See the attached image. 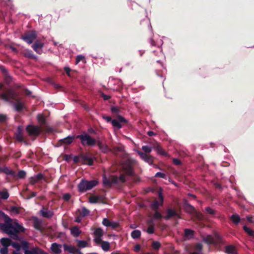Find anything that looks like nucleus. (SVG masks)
Listing matches in <instances>:
<instances>
[{"instance_id": "nucleus-56", "label": "nucleus", "mask_w": 254, "mask_h": 254, "mask_svg": "<svg viewBox=\"0 0 254 254\" xmlns=\"http://www.w3.org/2000/svg\"><path fill=\"white\" fill-rule=\"evenodd\" d=\"M36 247L32 248L31 250H29L28 251H26L25 252V254H36Z\"/></svg>"}, {"instance_id": "nucleus-31", "label": "nucleus", "mask_w": 254, "mask_h": 254, "mask_svg": "<svg viewBox=\"0 0 254 254\" xmlns=\"http://www.w3.org/2000/svg\"><path fill=\"white\" fill-rule=\"evenodd\" d=\"M131 236L133 239L139 238L141 236V232L138 230H133L131 233Z\"/></svg>"}, {"instance_id": "nucleus-61", "label": "nucleus", "mask_w": 254, "mask_h": 254, "mask_svg": "<svg viewBox=\"0 0 254 254\" xmlns=\"http://www.w3.org/2000/svg\"><path fill=\"white\" fill-rule=\"evenodd\" d=\"M6 120V116L3 114H0V123H4Z\"/></svg>"}, {"instance_id": "nucleus-4", "label": "nucleus", "mask_w": 254, "mask_h": 254, "mask_svg": "<svg viewBox=\"0 0 254 254\" xmlns=\"http://www.w3.org/2000/svg\"><path fill=\"white\" fill-rule=\"evenodd\" d=\"M111 111L114 117H116L117 119H114L112 122V124L113 127L118 128L122 127L123 124H126L127 121L123 117L120 115L121 114V108L117 106H113L111 108Z\"/></svg>"}, {"instance_id": "nucleus-45", "label": "nucleus", "mask_w": 254, "mask_h": 254, "mask_svg": "<svg viewBox=\"0 0 254 254\" xmlns=\"http://www.w3.org/2000/svg\"><path fill=\"white\" fill-rule=\"evenodd\" d=\"M142 149L144 151V153H149L152 150V148L147 145L142 146Z\"/></svg>"}, {"instance_id": "nucleus-16", "label": "nucleus", "mask_w": 254, "mask_h": 254, "mask_svg": "<svg viewBox=\"0 0 254 254\" xmlns=\"http://www.w3.org/2000/svg\"><path fill=\"white\" fill-rule=\"evenodd\" d=\"M33 220V227L37 230H42V221L37 217L33 216L32 217Z\"/></svg>"}, {"instance_id": "nucleus-29", "label": "nucleus", "mask_w": 254, "mask_h": 254, "mask_svg": "<svg viewBox=\"0 0 254 254\" xmlns=\"http://www.w3.org/2000/svg\"><path fill=\"white\" fill-rule=\"evenodd\" d=\"M16 138L19 141H22L23 140V136L22 134V128L21 127H18L17 133L16 134Z\"/></svg>"}, {"instance_id": "nucleus-43", "label": "nucleus", "mask_w": 254, "mask_h": 254, "mask_svg": "<svg viewBox=\"0 0 254 254\" xmlns=\"http://www.w3.org/2000/svg\"><path fill=\"white\" fill-rule=\"evenodd\" d=\"M193 231L186 229L185 230V235L186 237H192L193 235Z\"/></svg>"}, {"instance_id": "nucleus-51", "label": "nucleus", "mask_w": 254, "mask_h": 254, "mask_svg": "<svg viewBox=\"0 0 254 254\" xmlns=\"http://www.w3.org/2000/svg\"><path fill=\"white\" fill-rule=\"evenodd\" d=\"M153 218L156 219H161L162 218V216L160 212L156 211L153 215Z\"/></svg>"}, {"instance_id": "nucleus-46", "label": "nucleus", "mask_w": 254, "mask_h": 254, "mask_svg": "<svg viewBox=\"0 0 254 254\" xmlns=\"http://www.w3.org/2000/svg\"><path fill=\"white\" fill-rule=\"evenodd\" d=\"M89 201L91 203H98V200L96 195H91L89 197Z\"/></svg>"}, {"instance_id": "nucleus-15", "label": "nucleus", "mask_w": 254, "mask_h": 254, "mask_svg": "<svg viewBox=\"0 0 254 254\" xmlns=\"http://www.w3.org/2000/svg\"><path fill=\"white\" fill-rule=\"evenodd\" d=\"M80 158L82 164H87L89 166L92 165L93 164V159L89 157L87 154H81Z\"/></svg>"}, {"instance_id": "nucleus-23", "label": "nucleus", "mask_w": 254, "mask_h": 254, "mask_svg": "<svg viewBox=\"0 0 254 254\" xmlns=\"http://www.w3.org/2000/svg\"><path fill=\"white\" fill-rule=\"evenodd\" d=\"M2 173H3L6 175H10L13 178H15L16 177L15 172L9 169L7 167H3Z\"/></svg>"}, {"instance_id": "nucleus-19", "label": "nucleus", "mask_w": 254, "mask_h": 254, "mask_svg": "<svg viewBox=\"0 0 254 254\" xmlns=\"http://www.w3.org/2000/svg\"><path fill=\"white\" fill-rule=\"evenodd\" d=\"M225 252L227 254H238L237 249L233 245L226 246Z\"/></svg>"}, {"instance_id": "nucleus-58", "label": "nucleus", "mask_w": 254, "mask_h": 254, "mask_svg": "<svg viewBox=\"0 0 254 254\" xmlns=\"http://www.w3.org/2000/svg\"><path fill=\"white\" fill-rule=\"evenodd\" d=\"M37 181L44 179L43 175L42 173H38L37 175L34 177Z\"/></svg>"}, {"instance_id": "nucleus-50", "label": "nucleus", "mask_w": 254, "mask_h": 254, "mask_svg": "<svg viewBox=\"0 0 254 254\" xmlns=\"http://www.w3.org/2000/svg\"><path fill=\"white\" fill-rule=\"evenodd\" d=\"M102 224L106 227H110L111 224V222L108 218H104Z\"/></svg>"}, {"instance_id": "nucleus-22", "label": "nucleus", "mask_w": 254, "mask_h": 254, "mask_svg": "<svg viewBox=\"0 0 254 254\" xmlns=\"http://www.w3.org/2000/svg\"><path fill=\"white\" fill-rule=\"evenodd\" d=\"M71 234L74 237H77L81 234V231L79 230L78 226H74L70 229Z\"/></svg>"}, {"instance_id": "nucleus-9", "label": "nucleus", "mask_w": 254, "mask_h": 254, "mask_svg": "<svg viewBox=\"0 0 254 254\" xmlns=\"http://www.w3.org/2000/svg\"><path fill=\"white\" fill-rule=\"evenodd\" d=\"M0 70L2 72L5 83L6 84H9L12 81V78L9 74L7 70L4 66L0 65Z\"/></svg>"}, {"instance_id": "nucleus-18", "label": "nucleus", "mask_w": 254, "mask_h": 254, "mask_svg": "<svg viewBox=\"0 0 254 254\" xmlns=\"http://www.w3.org/2000/svg\"><path fill=\"white\" fill-rule=\"evenodd\" d=\"M64 249L65 251H67L70 254H75L79 252V249H76L73 246L68 245L67 244L64 245Z\"/></svg>"}, {"instance_id": "nucleus-20", "label": "nucleus", "mask_w": 254, "mask_h": 254, "mask_svg": "<svg viewBox=\"0 0 254 254\" xmlns=\"http://www.w3.org/2000/svg\"><path fill=\"white\" fill-rule=\"evenodd\" d=\"M74 138V136H68L67 137L61 139L59 142L61 144H64L66 145H68L71 143Z\"/></svg>"}, {"instance_id": "nucleus-57", "label": "nucleus", "mask_w": 254, "mask_h": 254, "mask_svg": "<svg viewBox=\"0 0 254 254\" xmlns=\"http://www.w3.org/2000/svg\"><path fill=\"white\" fill-rule=\"evenodd\" d=\"M70 198H71V195L69 193H65L63 195V198L65 201H68Z\"/></svg>"}, {"instance_id": "nucleus-41", "label": "nucleus", "mask_w": 254, "mask_h": 254, "mask_svg": "<svg viewBox=\"0 0 254 254\" xmlns=\"http://www.w3.org/2000/svg\"><path fill=\"white\" fill-rule=\"evenodd\" d=\"M123 150V147L122 146H115L112 149H111V151H112L114 153H117L119 152H122Z\"/></svg>"}, {"instance_id": "nucleus-36", "label": "nucleus", "mask_w": 254, "mask_h": 254, "mask_svg": "<svg viewBox=\"0 0 254 254\" xmlns=\"http://www.w3.org/2000/svg\"><path fill=\"white\" fill-rule=\"evenodd\" d=\"M21 247H22V249L24 251V254H25V252L26 251H28L29 248V244L27 242L25 241H22L21 243Z\"/></svg>"}, {"instance_id": "nucleus-26", "label": "nucleus", "mask_w": 254, "mask_h": 254, "mask_svg": "<svg viewBox=\"0 0 254 254\" xmlns=\"http://www.w3.org/2000/svg\"><path fill=\"white\" fill-rule=\"evenodd\" d=\"M148 223L149 224V226L147 228L146 230L147 233L149 234H153L154 232V226L153 224V221L152 220H150L148 221Z\"/></svg>"}, {"instance_id": "nucleus-2", "label": "nucleus", "mask_w": 254, "mask_h": 254, "mask_svg": "<svg viewBox=\"0 0 254 254\" xmlns=\"http://www.w3.org/2000/svg\"><path fill=\"white\" fill-rule=\"evenodd\" d=\"M0 229L11 239L17 241L20 240L18 234L20 233H25V229L22 225L16 220L12 222V219L7 216L5 217L4 223H0Z\"/></svg>"}, {"instance_id": "nucleus-63", "label": "nucleus", "mask_w": 254, "mask_h": 254, "mask_svg": "<svg viewBox=\"0 0 254 254\" xmlns=\"http://www.w3.org/2000/svg\"><path fill=\"white\" fill-rule=\"evenodd\" d=\"M37 194V193L36 192H32L30 194L28 195L27 196V199H31L34 197H35Z\"/></svg>"}, {"instance_id": "nucleus-59", "label": "nucleus", "mask_w": 254, "mask_h": 254, "mask_svg": "<svg viewBox=\"0 0 254 254\" xmlns=\"http://www.w3.org/2000/svg\"><path fill=\"white\" fill-rule=\"evenodd\" d=\"M38 181L34 177H31L29 180V184L31 185H35Z\"/></svg>"}, {"instance_id": "nucleus-7", "label": "nucleus", "mask_w": 254, "mask_h": 254, "mask_svg": "<svg viewBox=\"0 0 254 254\" xmlns=\"http://www.w3.org/2000/svg\"><path fill=\"white\" fill-rule=\"evenodd\" d=\"M117 177L115 176H110L107 178L104 174L103 176V184L105 187H110L113 184H117Z\"/></svg>"}, {"instance_id": "nucleus-37", "label": "nucleus", "mask_w": 254, "mask_h": 254, "mask_svg": "<svg viewBox=\"0 0 254 254\" xmlns=\"http://www.w3.org/2000/svg\"><path fill=\"white\" fill-rule=\"evenodd\" d=\"M94 234L95 237H102L103 235V230L100 228H96Z\"/></svg>"}, {"instance_id": "nucleus-17", "label": "nucleus", "mask_w": 254, "mask_h": 254, "mask_svg": "<svg viewBox=\"0 0 254 254\" xmlns=\"http://www.w3.org/2000/svg\"><path fill=\"white\" fill-rule=\"evenodd\" d=\"M61 248V245L54 243L52 244L51 249L54 254H59L62 252Z\"/></svg>"}, {"instance_id": "nucleus-25", "label": "nucleus", "mask_w": 254, "mask_h": 254, "mask_svg": "<svg viewBox=\"0 0 254 254\" xmlns=\"http://www.w3.org/2000/svg\"><path fill=\"white\" fill-rule=\"evenodd\" d=\"M77 211L79 212L80 216L82 217H84L89 214L90 211L86 207H83L81 210L78 209Z\"/></svg>"}, {"instance_id": "nucleus-12", "label": "nucleus", "mask_w": 254, "mask_h": 254, "mask_svg": "<svg viewBox=\"0 0 254 254\" xmlns=\"http://www.w3.org/2000/svg\"><path fill=\"white\" fill-rule=\"evenodd\" d=\"M43 47L44 43L39 40H36L32 46V48L33 50L39 54L42 53Z\"/></svg>"}, {"instance_id": "nucleus-35", "label": "nucleus", "mask_w": 254, "mask_h": 254, "mask_svg": "<svg viewBox=\"0 0 254 254\" xmlns=\"http://www.w3.org/2000/svg\"><path fill=\"white\" fill-rule=\"evenodd\" d=\"M155 148L158 154L162 155H166V152L158 144L156 145V146L155 147Z\"/></svg>"}, {"instance_id": "nucleus-24", "label": "nucleus", "mask_w": 254, "mask_h": 254, "mask_svg": "<svg viewBox=\"0 0 254 254\" xmlns=\"http://www.w3.org/2000/svg\"><path fill=\"white\" fill-rule=\"evenodd\" d=\"M11 240L7 238H2L0 240L1 244L3 246V247L7 248L8 246L11 245Z\"/></svg>"}, {"instance_id": "nucleus-38", "label": "nucleus", "mask_w": 254, "mask_h": 254, "mask_svg": "<svg viewBox=\"0 0 254 254\" xmlns=\"http://www.w3.org/2000/svg\"><path fill=\"white\" fill-rule=\"evenodd\" d=\"M205 210L207 213H208L212 216L215 215L216 213V211L215 210L213 209L210 207H206L205 208Z\"/></svg>"}, {"instance_id": "nucleus-60", "label": "nucleus", "mask_w": 254, "mask_h": 254, "mask_svg": "<svg viewBox=\"0 0 254 254\" xmlns=\"http://www.w3.org/2000/svg\"><path fill=\"white\" fill-rule=\"evenodd\" d=\"M8 253L7 248L3 247L0 249V253L1 254H7Z\"/></svg>"}, {"instance_id": "nucleus-44", "label": "nucleus", "mask_w": 254, "mask_h": 254, "mask_svg": "<svg viewBox=\"0 0 254 254\" xmlns=\"http://www.w3.org/2000/svg\"><path fill=\"white\" fill-rule=\"evenodd\" d=\"M117 184H118L119 182L124 183L126 181L124 174H121L119 178L117 177Z\"/></svg>"}, {"instance_id": "nucleus-11", "label": "nucleus", "mask_w": 254, "mask_h": 254, "mask_svg": "<svg viewBox=\"0 0 254 254\" xmlns=\"http://www.w3.org/2000/svg\"><path fill=\"white\" fill-rule=\"evenodd\" d=\"M40 213L44 218L48 219L52 218L54 215V212L45 206H43L40 210Z\"/></svg>"}, {"instance_id": "nucleus-53", "label": "nucleus", "mask_w": 254, "mask_h": 254, "mask_svg": "<svg viewBox=\"0 0 254 254\" xmlns=\"http://www.w3.org/2000/svg\"><path fill=\"white\" fill-rule=\"evenodd\" d=\"M101 237H95L94 241L97 245H101L102 243L104 242L103 241H102Z\"/></svg>"}, {"instance_id": "nucleus-8", "label": "nucleus", "mask_w": 254, "mask_h": 254, "mask_svg": "<svg viewBox=\"0 0 254 254\" xmlns=\"http://www.w3.org/2000/svg\"><path fill=\"white\" fill-rule=\"evenodd\" d=\"M26 130L31 136H38L41 132V129L39 127L33 125H28L26 127Z\"/></svg>"}, {"instance_id": "nucleus-55", "label": "nucleus", "mask_w": 254, "mask_h": 254, "mask_svg": "<svg viewBox=\"0 0 254 254\" xmlns=\"http://www.w3.org/2000/svg\"><path fill=\"white\" fill-rule=\"evenodd\" d=\"M155 177L156 178H165L166 176V174L161 172H157L155 175Z\"/></svg>"}, {"instance_id": "nucleus-5", "label": "nucleus", "mask_w": 254, "mask_h": 254, "mask_svg": "<svg viewBox=\"0 0 254 254\" xmlns=\"http://www.w3.org/2000/svg\"><path fill=\"white\" fill-rule=\"evenodd\" d=\"M98 184V182L96 180L87 181L85 179H82L77 186L78 190L80 192L83 193L88 190L92 189Z\"/></svg>"}, {"instance_id": "nucleus-54", "label": "nucleus", "mask_w": 254, "mask_h": 254, "mask_svg": "<svg viewBox=\"0 0 254 254\" xmlns=\"http://www.w3.org/2000/svg\"><path fill=\"white\" fill-rule=\"evenodd\" d=\"M36 254H48L46 252L37 247H36Z\"/></svg>"}, {"instance_id": "nucleus-62", "label": "nucleus", "mask_w": 254, "mask_h": 254, "mask_svg": "<svg viewBox=\"0 0 254 254\" xmlns=\"http://www.w3.org/2000/svg\"><path fill=\"white\" fill-rule=\"evenodd\" d=\"M103 118L107 122H112V121L113 120L112 119L111 117H110V116H105V115H104L103 116Z\"/></svg>"}, {"instance_id": "nucleus-48", "label": "nucleus", "mask_w": 254, "mask_h": 254, "mask_svg": "<svg viewBox=\"0 0 254 254\" xmlns=\"http://www.w3.org/2000/svg\"><path fill=\"white\" fill-rule=\"evenodd\" d=\"M10 211L11 212L15 214H19L20 213L19 208L16 206H11L10 208Z\"/></svg>"}, {"instance_id": "nucleus-39", "label": "nucleus", "mask_w": 254, "mask_h": 254, "mask_svg": "<svg viewBox=\"0 0 254 254\" xmlns=\"http://www.w3.org/2000/svg\"><path fill=\"white\" fill-rule=\"evenodd\" d=\"M9 197V193L7 190L1 191H0V197L3 199H6Z\"/></svg>"}, {"instance_id": "nucleus-40", "label": "nucleus", "mask_w": 254, "mask_h": 254, "mask_svg": "<svg viewBox=\"0 0 254 254\" xmlns=\"http://www.w3.org/2000/svg\"><path fill=\"white\" fill-rule=\"evenodd\" d=\"M77 246L79 248H85L87 246L88 243L84 240L77 241Z\"/></svg>"}, {"instance_id": "nucleus-13", "label": "nucleus", "mask_w": 254, "mask_h": 254, "mask_svg": "<svg viewBox=\"0 0 254 254\" xmlns=\"http://www.w3.org/2000/svg\"><path fill=\"white\" fill-rule=\"evenodd\" d=\"M181 218L180 215L174 209L168 208L167 210V215L164 218L169 220L171 218Z\"/></svg>"}, {"instance_id": "nucleus-34", "label": "nucleus", "mask_w": 254, "mask_h": 254, "mask_svg": "<svg viewBox=\"0 0 254 254\" xmlns=\"http://www.w3.org/2000/svg\"><path fill=\"white\" fill-rule=\"evenodd\" d=\"M243 229L249 236L254 237V231L250 229L246 225L243 227Z\"/></svg>"}, {"instance_id": "nucleus-52", "label": "nucleus", "mask_w": 254, "mask_h": 254, "mask_svg": "<svg viewBox=\"0 0 254 254\" xmlns=\"http://www.w3.org/2000/svg\"><path fill=\"white\" fill-rule=\"evenodd\" d=\"M11 245L17 251H19L21 248V245L17 242H11Z\"/></svg>"}, {"instance_id": "nucleus-33", "label": "nucleus", "mask_w": 254, "mask_h": 254, "mask_svg": "<svg viewBox=\"0 0 254 254\" xmlns=\"http://www.w3.org/2000/svg\"><path fill=\"white\" fill-rule=\"evenodd\" d=\"M26 173L25 171L21 170L19 171L17 174H16V177L14 178L19 179H24L26 177Z\"/></svg>"}, {"instance_id": "nucleus-10", "label": "nucleus", "mask_w": 254, "mask_h": 254, "mask_svg": "<svg viewBox=\"0 0 254 254\" xmlns=\"http://www.w3.org/2000/svg\"><path fill=\"white\" fill-rule=\"evenodd\" d=\"M158 197L160 199V202L157 200H155L151 204V208L152 210H156L158 209L159 205H163V196L162 195L161 190H159L158 191Z\"/></svg>"}, {"instance_id": "nucleus-6", "label": "nucleus", "mask_w": 254, "mask_h": 254, "mask_svg": "<svg viewBox=\"0 0 254 254\" xmlns=\"http://www.w3.org/2000/svg\"><path fill=\"white\" fill-rule=\"evenodd\" d=\"M37 34L36 31L29 30L21 35V39L28 44H32L36 39Z\"/></svg>"}, {"instance_id": "nucleus-42", "label": "nucleus", "mask_w": 254, "mask_h": 254, "mask_svg": "<svg viewBox=\"0 0 254 254\" xmlns=\"http://www.w3.org/2000/svg\"><path fill=\"white\" fill-rule=\"evenodd\" d=\"M186 210L190 213H193L195 211V208L190 204H186L185 206Z\"/></svg>"}, {"instance_id": "nucleus-21", "label": "nucleus", "mask_w": 254, "mask_h": 254, "mask_svg": "<svg viewBox=\"0 0 254 254\" xmlns=\"http://www.w3.org/2000/svg\"><path fill=\"white\" fill-rule=\"evenodd\" d=\"M124 172L127 176H133V171L131 166L129 165L123 167Z\"/></svg>"}, {"instance_id": "nucleus-27", "label": "nucleus", "mask_w": 254, "mask_h": 254, "mask_svg": "<svg viewBox=\"0 0 254 254\" xmlns=\"http://www.w3.org/2000/svg\"><path fill=\"white\" fill-rule=\"evenodd\" d=\"M203 241L207 244H212L214 243V239L211 235H207L204 237Z\"/></svg>"}, {"instance_id": "nucleus-64", "label": "nucleus", "mask_w": 254, "mask_h": 254, "mask_svg": "<svg viewBox=\"0 0 254 254\" xmlns=\"http://www.w3.org/2000/svg\"><path fill=\"white\" fill-rule=\"evenodd\" d=\"M195 248L198 251H201L202 249V245L200 243H198L195 245Z\"/></svg>"}, {"instance_id": "nucleus-3", "label": "nucleus", "mask_w": 254, "mask_h": 254, "mask_svg": "<svg viewBox=\"0 0 254 254\" xmlns=\"http://www.w3.org/2000/svg\"><path fill=\"white\" fill-rule=\"evenodd\" d=\"M76 138L81 140V143L84 146L88 145L93 146L97 143L99 148L102 152L107 153L111 151V149L107 145L103 144L101 141H96L95 138L91 137L87 133L78 135Z\"/></svg>"}, {"instance_id": "nucleus-49", "label": "nucleus", "mask_w": 254, "mask_h": 254, "mask_svg": "<svg viewBox=\"0 0 254 254\" xmlns=\"http://www.w3.org/2000/svg\"><path fill=\"white\" fill-rule=\"evenodd\" d=\"M152 247L155 250H158L161 247V244L157 241H154L152 243Z\"/></svg>"}, {"instance_id": "nucleus-32", "label": "nucleus", "mask_w": 254, "mask_h": 254, "mask_svg": "<svg viewBox=\"0 0 254 254\" xmlns=\"http://www.w3.org/2000/svg\"><path fill=\"white\" fill-rule=\"evenodd\" d=\"M37 120L41 126H44L46 124V120L43 115H38L37 116Z\"/></svg>"}, {"instance_id": "nucleus-1", "label": "nucleus", "mask_w": 254, "mask_h": 254, "mask_svg": "<svg viewBox=\"0 0 254 254\" xmlns=\"http://www.w3.org/2000/svg\"><path fill=\"white\" fill-rule=\"evenodd\" d=\"M2 89L3 91L0 93V99L12 105L17 112L22 111L24 104L22 98L19 97L18 93L12 88H3V84L0 83V90Z\"/></svg>"}, {"instance_id": "nucleus-28", "label": "nucleus", "mask_w": 254, "mask_h": 254, "mask_svg": "<svg viewBox=\"0 0 254 254\" xmlns=\"http://www.w3.org/2000/svg\"><path fill=\"white\" fill-rule=\"evenodd\" d=\"M230 219L236 225L238 224L241 221V218L238 214H233L231 216Z\"/></svg>"}, {"instance_id": "nucleus-14", "label": "nucleus", "mask_w": 254, "mask_h": 254, "mask_svg": "<svg viewBox=\"0 0 254 254\" xmlns=\"http://www.w3.org/2000/svg\"><path fill=\"white\" fill-rule=\"evenodd\" d=\"M137 153L141 159L144 161L147 162L149 164L153 163V158L151 155L144 153L140 151H138Z\"/></svg>"}, {"instance_id": "nucleus-30", "label": "nucleus", "mask_w": 254, "mask_h": 254, "mask_svg": "<svg viewBox=\"0 0 254 254\" xmlns=\"http://www.w3.org/2000/svg\"><path fill=\"white\" fill-rule=\"evenodd\" d=\"M101 247L104 251L107 252L109 250L110 244L108 242L104 241L101 244Z\"/></svg>"}, {"instance_id": "nucleus-47", "label": "nucleus", "mask_w": 254, "mask_h": 254, "mask_svg": "<svg viewBox=\"0 0 254 254\" xmlns=\"http://www.w3.org/2000/svg\"><path fill=\"white\" fill-rule=\"evenodd\" d=\"M97 198L98 200V202L102 203H106L105 201V197L103 195H97Z\"/></svg>"}]
</instances>
